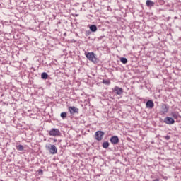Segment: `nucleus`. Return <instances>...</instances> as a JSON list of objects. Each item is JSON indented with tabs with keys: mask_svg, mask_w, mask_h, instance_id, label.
I'll return each mask as SVG.
<instances>
[{
	"mask_svg": "<svg viewBox=\"0 0 181 181\" xmlns=\"http://www.w3.org/2000/svg\"><path fill=\"white\" fill-rule=\"evenodd\" d=\"M85 55L86 58L88 59L90 62H92V63H94V64H97V63L100 62V60L98 59V58H97V56L93 52H86Z\"/></svg>",
	"mask_w": 181,
	"mask_h": 181,
	"instance_id": "1",
	"label": "nucleus"
},
{
	"mask_svg": "<svg viewBox=\"0 0 181 181\" xmlns=\"http://www.w3.org/2000/svg\"><path fill=\"white\" fill-rule=\"evenodd\" d=\"M103 135H105L104 132L97 131L95 134V139H96V141H102Z\"/></svg>",
	"mask_w": 181,
	"mask_h": 181,
	"instance_id": "2",
	"label": "nucleus"
},
{
	"mask_svg": "<svg viewBox=\"0 0 181 181\" xmlns=\"http://www.w3.org/2000/svg\"><path fill=\"white\" fill-rule=\"evenodd\" d=\"M46 148L50 153H52V155L57 153V148H56V146L49 144V146H46Z\"/></svg>",
	"mask_w": 181,
	"mask_h": 181,
	"instance_id": "3",
	"label": "nucleus"
},
{
	"mask_svg": "<svg viewBox=\"0 0 181 181\" xmlns=\"http://www.w3.org/2000/svg\"><path fill=\"white\" fill-rule=\"evenodd\" d=\"M60 130H59V129H52L49 132V134L51 136H60Z\"/></svg>",
	"mask_w": 181,
	"mask_h": 181,
	"instance_id": "4",
	"label": "nucleus"
},
{
	"mask_svg": "<svg viewBox=\"0 0 181 181\" xmlns=\"http://www.w3.org/2000/svg\"><path fill=\"white\" fill-rule=\"evenodd\" d=\"M68 110L71 114V115H74V114H78V111L80 110L74 106H70L68 107Z\"/></svg>",
	"mask_w": 181,
	"mask_h": 181,
	"instance_id": "5",
	"label": "nucleus"
},
{
	"mask_svg": "<svg viewBox=\"0 0 181 181\" xmlns=\"http://www.w3.org/2000/svg\"><path fill=\"white\" fill-rule=\"evenodd\" d=\"M113 93H115L117 95H122V94L124 93V89H122V88L115 86L113 88Z\"/></svg>",
	"mask_w": 181,
	"mask_h": 181,
	"instance_id": "6",
	"label": "nucleus"
},
{
	"mask_svg": "<svg viewBox=\"0 0 181 181\" xmlns=\"http://www.w3.org/2000/svg\"><path fill=\"white\" fill-rule=\"evenodd\" d=\"M163 122H165V124H167L168 125H173V124H175V119H173V118L172 117H166L164 119Z\"/></svg>",
	"mask_w": 181,
	"mask_h": 181,
	"instance_id": "7",
	"label": "nucleus"
},
{
	"mask_svg": "<svg viewBox=\"0 0 181 181\" xmlns=\"http://www.w3.org/2000/svg\"><path fill=\"white\" fill-rule=\"evenodd\" d=\"M110 142L112 145H117L119 143V138L117 136H113L110 138Z\"/></svg>",
	"mask_w": 181,
	"mask_h": 181,
	"instance_id": "8",
	"label": "nucleus"
},
{
	"mask_svg": "<svg viewBox=\"0 0 181 181\" xmlns=\"http://www.w3.org/2000/svg\"><path fill=\"white\" fill-rule=\"evenodd\" d=\"M146 108H149V110H152L155 107V103H153L152 100H148L146 103Z\"/></svg>",
	"mask_w": 181,
	"mask_h": 181,
	"instance_id": "9",
	"label": "nucleus"
},
{
	"mask_svg": "<svg viewBox=\"0 0 181 181\" xmlns=\"http://www.w3.org/2000/svg\"><path fill=\"white\" fill-rule=\"evenodd\" d=\"M161 109H162V112L163 114H166L168 112V111H169V105L163 103L161 105Z\"/></svg>",
	"mask_w": 181,
	"mask_h": 181,
	"instance_id": "10",
	"label": "nucleus"
},
{
	"mask_svg": "<svg viewBox=\"0 0 181 181\" xmlns=\"http://www.w3.org/2000/svg\"><path fill=\"white\" fill-rule=\"evenodd\" d=\"M146 5L148 8H152L153 6H155V2L151 0H147L146 1Z\"/></svg>",
	"mask_w": 181,
	"mask_h": 181,
	"instance_id": "11",
	"label": "nucleus"
},
{
	"mask_svg": "<svg viewBox=\"0 0 181 181\" xmlns=\"http://www.w3.org/2000/svg\"><path fill=\"white\" fill-rule=\"evenodd\" d=\"M89 29L90 30V32H97V25H91L90 27H89Z\"/></svg>",
	"mask_w": 181,
	"mask_h": 181,
	"instance_id": "12",
	"label": "nucleus"
},
{
	"mask_svg": "<svg viewBox=\"0 0 181 181\" xmlns=\"http://www.w3.org/2000/svg\"><path fill=\"white\" fill-rule=\"evenodd\" d=\"M48 77H49V75L47 74V73L46 72L42 73L41 78H42V80H47Z\"/></svg>",
	"mask_w": 181,
	"mask_h": 181,
	"instance_id": "13",
	"label": "nucleus"
},
{
	"mask_svg": "<svg viewBox=\"0 0 181 181\" xmlns=\"http://www.w3.org/2000/svg\"><path fill=\"white\" fill-rule=\"evenodd\" d=\"M171 116L174 117L175 119H177V118H179V112H172Z\"/></svg>",
	"mask_w": 181,
	"mask_h": 181,
	"instance_id": "14",
	"label": "nucleus"
},
{
	"mask_svg": "<svg viewBox=\"0 0 181 181\" xmlns=\"http://www.w3.org/2000/svg\"><path fill=\"white\" fill-rule=\"evenodd\" d=\"M120 62L123 64H127L128 63V59L125 57H122V58H120Z\"/></svg>",
	"mask_w": 181,
	"mask_h": 181,
	"instance_id": "15",
	"label": "nucleus"
},
{
	"mask_svg": "<svg viewBox=\"0 0 181 181\" xmlns=\"http://www.w3.org/2000/svg\"><path fill=\"white\" fill-rule=\"evenodd\" d=\"M60 117L62 119H66L67 118V112H63L61 113Z\"/></svg>",
	"mask_w": 181,
	"mask_h": 181,
	"instance_id": "16",
	"label": "nucleus"
},
{
	"mask_svg": "<svg viewBox=\"0 0 181 181\" xmlns=\"http://www.w3.org/2000/svg\"><path fill=\"white\" fill-rule=\"evenodd\" d=\"M103 148H104L105 149H107V148H108V146H110V143L107 141L103 142L102 144Z\"/></svg>",
	"mask_w": 181,
	"mask_h": 181,
	"instance_id": "17",
	"label": "nucleus"
},
{
	"mask_svg": "<svg viewBox=\"0 0 181 181\" xmlns=\"http://www.w3.org/2000/svg\"><path fill=\"white\" fill-rule=\"evenodd\" d=\"M103 83L105 84L106 86H110L111 84V81H110V80L103 79Z\"/></svg>",
	"mask_w": 181,
	"mask_h": 181,
	"instance_id": "18",
	"label": "nucleus"
},
{
	"mask_svg": "<svg viewBox=\"0 0 181 181\" xmlns=\"http://www.w3.org/2000/svg\"><path fill=\"white\" fill-rule=\"evenodd\" d=\"M16 149H17V151H23L24 148L22 144H20L16 146Z\"/></svg>",
	"mask_w": 181,
	"mask_h": 181,
	"instance_id": "19",
	"label": "nucleus"
},
{
	"mask_svg": "<svg viewBox=\"0 0 181 181\" xmlns=\"http://www.w3.org/2000/svg\"><path fill=\"white\" fill-rule=\"evenodd\" d=\"M90 35H91V31L90 30L86 31V36H88Z\"/></svg>",
	"mask_w": 181,
	"mask_h": 181,
	"instance_id": "20",
	"label": "nucleus"
},
{
	"mask_svg": "<svg viewBox=\"0 0 181 181\" xmlns=\"http://www.w3.org/2000/svg\"><path fill=\"white\" fill-rule=\"evenodd\" d=\"M165 139H166V141H169V139H170V136L167 135L165 136H164Z\"/></svg>",
	"mask_w": 181,
	"mask_h": 181,
	"instance_id": "21",
	"label": "nucleus"
},
{
	"mask_svg": "<svg viewBox=\"0 0 181 181\" xmlns=\"http://www.w3.org/2000/svg\"><path fill=\"white\" fill-rule=\"evenodd\" d=\"M38 175H43V170H39Z\"/></svg>",
	"mask_w": 181,
	"mask_h": 181,
	"instance_id": "22",
	"label": "nucleus"
},
{
	"mask_svg": "<svg viewBox=\"0 0 181 181\" xmlns=\"http://www.w3.org/2000/svg\"><path fill=\"white\" fill-rule=\"evenodd\" d=\"M174 19H177V17H176V16H175V17H174Z\"/></svg>",
	"mask_w": 181,
	"mask_h": 181,
	"instance_id": "23",
	"label": "nucleus"
},
{
	"mask_svg": "<svg viewBox=\"0 0 181 181\" xmlns=\"http://www.w3.org/2000/svg\"><path fill=\"white\" fill-rule=\"evenodd\" d=\"M151 144H153V141H152Z\"/></svg>",
	"mask_w": 181,
	"mask_h": 181,
	"instance_id": "24",
	"label": "nucleus"
}]
</instances>
